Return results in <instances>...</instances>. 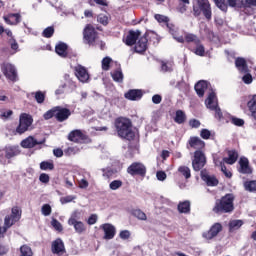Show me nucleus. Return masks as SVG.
Here are the masks:
<instances>
[{"label":"nucleus","instance_id":"2","mask_svg":"<svg viewBox=\"0 0 256 256\" xmlns=\"http://www.w3.org/2000/svg\"><path fill=\"white\" fill-rule=\"evenodd\" d=\"M114 127L120 139L135 141V131H133V122H131V119L118 117L115 119Z\"/></svg>","mask_w":256,"mask_h":256},{"label":"nucleus","instance_id":"35","mask_svg":"<svg viewBox=\"0 0 256 256\" xmlns=\"http://www.w3.org/2000/svg\"><path fill=\"white\" fill-rule=\"evenodd\" d=\"M111 77L116 83H123V71H121V68L114 70L111 73Z\"/></svg>","mask_w":256,"mask_h":256},{"label":"nucleus","instance_id":"5","mask_svg":"<svg viewBox=\"0 0 256 256\" xmlns=\"http://www.w3.org/2000/svg\"><path fill=\"white\" fill-rule=\"evenodd\" d=\"M33 125V117L27 113L20 115L19 124L14 131V135H23L29 131V127Z\"/></svg>","mask_w":256,"mask_h":256},{"label":"nucleus","instance_id":"56","mask_svg":"<svg viewBox=\"0 0 256 256\" xmlns=\"http://www.w3.org/2000/svg\"><path fill=\"white\" fill-rule=\"evenodd\" d=\"M98 23L104 26L109 25V17H107V15L100 14L98 16Z\"/></svg>","mask_w":256,"mask_h":256},{"label":"nucleus","instance_id":"44","mask_svg":"<svg viewBox=\"0 0 256 256\" xmlns=\"http://www.w3.org/2000/svg\"><path fill=\"white\" fill-rule=\"evenodd\" d=\"M32 95H34V99L36 100L37 103H45V92L42 91H37L33 92Z\"/></svg>","mask_w":256,"mask_h":256},{"label":"nucleus","instance_id":"21","mask_svg":"<svg viewBox=\"0 0 256 256\" xmlns=\"http://www.w3.org/2000/svg\"><path fill=\"white\" fill-rule=\"evenodd\" d=\"M124 97L128 101H140V99H143V90L130 89L124 94Z\"/></svg>","mask_w":256,"mask_h":256},{"label":"nucleus","instance_id":"41","mask_svg":"<svg viewBox=\"0 0 256 256\" xmlns=\"http://www.w3.org/2000/svg\"><path fill=\"white\" fill-rule=\"evenodd\" d=\"M55 35V27L49 26L45 28L42 32V37H45V39H51Z\"/></svg>","mask_w":256,"mask_h":256},{"label":"nucleus","instance_id":"3","mask_svg":"<svg viewBox=\"0 0 256 256\" xmlns=\"http://www.w3.org/2000/svg\"><path fill=\"white\" fill-rule=\"evenodd\" d=\"M216 215H231L235 211V194L227 193L215 201L212 209Z\"/></svg>","mask_w":256,"mask_h":256},{"label":"nucleus","instance_id":"46","mask_svg":"<svg viewBox=\"0 0 256 256\" xmlns=\"http://www.w3.org/2000/svg\"><path fill=\"white\" fill-rule=\"evenodd\" d=\"M72 226L74 227L76 233H83L85 231V224L81 221H77L74 224H72Z\"/></svg>","mask_w":256,"mask_h":256},{"label":"nucleus","instance_id":"34","mask_svg":"<svg viewBox=\"0 0 256 256\" xmlns=\"http://www.w3.org/2000/svg\"><path fill=\"white\" fill-rule=\"evenodd\" d=\"M10 215L16 222H19L21 221V215H23V210H21V207L19 206H14L11 209Z\"/></svg>","mask_w":256,"mask_h":256},{"label":"nucleus","instance_id":"28","mask_svg":"<svg viewBox=\"0 0 256 256\" xmlns=\"http://www.w3.org/2000/svg\"><path fill=\"white\" fill-rule=\"evenodd\" d=\"M227 153L228 157H224L223 162L227 165H235L239 159V153H237V150H228Z\"/></svg>","mask_w":256,"mask_h":256},{"label":"nucleus","instance_id":"50","mask_svg":"<svg viewBox=\"0 0 256 256\" xmlns=\"http://www.w3.org/2000/svg\"><path fill=\"white\" fill-rule=\"evenodd\" d=\"M230 229H240L243 227V220H233L229 223Z\"/></svg>","mask_w":256,"mask_h":256},{"label":"nucleus","instance_id":"49","mask_svg":"<svg viewBox=\"0 0 256 256\" xmlns=\"http://www.w3.org/2000/svg\"><path fill=\"white\" fill-rule=\"evenodd\" d=\"M154 19H156L158 23H165L166 26L169 23V17L162 14H155Z\"/></svg>","mask_w":256,"mask_h":256},{"label":"nucleus","instance_id":"63","mask_svg":"<svg viewBox=\"0 0 256 256\" xmlns=\"http://www.w3.org/2000/svg\"><path fill=\"white\" fill-rule=\"evenodd\" d=\"M88 225H95L97 223V214H92L87 220Z\"/></svg>","mask_w":256,"mask_h":256},{"label":"nucleus","instance_id":"8","mask_svg":"<svg viewBox=\"0 0 256 256\" xmlns=\"http://www.w3.org/2000/svg\"><path fill=\"white\" fill-rule=\"evenodd\" d=\"M207 165V156L203 151H194V158L192 159V168L194 171H201Z\"/></svg>","mask_w":256,"mask_h":256},{"label":"nucleus","instance_id":"38","mask_svg":"<svg viewBox=\"0 0 256 256\" xmlns=\"http://www.w3.org/2000/svg\"><path fill=\"white\" fill-rule=\"evenodd\" d=\"M245 191H249V193H255L256 191V180H248L244 182Z\"/></svg>","mask_w":256,"mask_h":256},{"label":"nucleus","instance_id":"19","mask_svg":"<svg viewBox=\"0 0 256 256\" xmlns=\"http://www.w3.org/2000/svg\"><path fill=\"white\" fill-rule=\"evenodd\" d=\"M71 117V110L68 108H63L61 106H56V120L59 123H63V121H67Z\"/></svg>","mask_w":256,"mask_h":256},{"label":"nucleus","instance_id":"42","mask_svg":"<svg viewBox=\"0 0 256 256\" xmlns=\"http://www.w3.org/2000/svg\"><path fill=\"white\" fill-rule=\"evenodd\" d=\"M113 62V59L111 57L106 56L102 59V71H109L111 69V63Z\"/></svg>","mask_w":256,"mask_h":256},{"label":"nucleus","instance_id":"14","mask_svg":"<svg viewBox=\"0 0 256 256\" xmlns=\"http://www.w3.org/2000/svg\"><path fill=\"white\" fill-rule=\"evenodd\" d=\"M17 155H21L19 146H6L0 151V161L1 159H13V157H17Z\"/></svg>","mask_w":256,"mask_h":256},{"label":"nucleus","instance_id":"15","mask_svg":"<svg viewBox=\"0 0 256 256\" xmlns=\"http://www.w3.org/2000/svg\"><path fill=\"white\" fill-rule=\"evenodd\" d=\"M141 37V31L139 30H129L126 37L122 39L123 43L127 45V47H133Z\"/></svg>","mask_w":256,"mask_h":256},{"label":"nucleus","instance_id":"11","mask_svg":"<svg viewBox=\"0 0 256 256\" xmlns=\"http://www.w3.org/2000/svg\"><path fill=\"white\" fill-rule=\"evenodd\" d=\"M67 139L72 143H89V141H91V139H89L87 134L83 133V131L79 129L72 130L68 134Z\"/></svg>","mask_w":256,"mask_h":256},{"label":"nucleus","instance_id":"30","mask_svg":"<svg viewBox=\"0 0 256 256\" xmlns=\"http://www.w3.org/2000/svg\"><path fill=\"white\" fill-rule=\"evenodd\" d=\"M241 7H244V13L253 15V9L251 7H256V0H242Z\"/></svg>","mask_w":256,"mask_h":256},{"label":"nucleus","instance_id":"1","mask_svg":"<svg viewBox=\"0 0 256 256\" xmlns=\"http://www.w3.org/2000/svg\"><path fill=\"white\" fill-rule=\"evenodd\" d=\"M166 27L177 43H187V49H189V51L198 57H205V46L197 35L187 33L185 34V37L179 36V27L170 22L167 23Z\"/></svg>","mask_w":256,"mask_h":256},{"label":"nucleus","instance_id":"29","mask_svg":"<svg viewBox=\"0 0 256 256\" xmlns=\"http://www.w3.org/2000/svg\"><path fill=\"white\" fill-rule=\"evenodd\" d=\"M209 87V83L205 80H200L198 81L195 86L194 89L198 95V97H204L205 95V90Z\"/></svg>","mask_w":256,"mask_h":256},{"label":"nucleus","instance_id":"24","mask_svg":"<svg viewBox=\"0 0 256 256\" xmlns=\"http://www.w3.org/2000/svg\"><path fill=\"white\" fill-rule=\"evenodd\" d=\"M75 75L82 83H87V81H89V73L87 72V69L81 65L75 67Z\"/></svg>","mask_w":256,"mask_h":256},{"label":"nucleus","instance_id":"9","mask_svg":"<svg viewBox=\"0 0 256 256\" xmlns=\"http://www.w3.org/2000/svg\"><path fill=\"white\" fill-rule=\"evenodd\" d=\"M127 173L132 177H145L147 175V167L141 162H134L128 166Z\"/></svg>","mask_w":256,"mask_h":256},{"label":"nucleus","instance_id":"52","mask_svg":"<svg viewBox=\"0 0 256 256\" xmlns=\"http://www.w3.org/2000/svg\"><path fill=\"white\" fill-rule=\"evenodd\" d=\"M53 117H56V107L52 108L51 110H48L44 114V119H46V121H48V119H53Z\"/></svg>","mask_w":256,"mask_h":256},{"label":"nucleus","instance_id":"61","mask_svg":"<svg viewBox=\"0 0 256 256\" xmlns=\"http://www.w3.org/2000/svg\"><path fill=\"white\" fill-rule=\"evenodd\" d=\"M156 177L158 181H165V179H167V174L165 173V171H158L156 173Z\"/></svg>","mask_w":256,"mask_h":256},{"label":"nucleus","instance_id":"31","mask_svg":"<svg viewBox=\"0 0 256 256\" xmlns=\"http://www.w3.org/2000/svg\"><path fill=\"white\" fill-rule=\"evenodd\" d=\"M4 21L7 25H17L18 23H21V14L15 13L10 14L9 17L4 16Z\"/></svg>","mask_w":256,"mask_h":256},{"label":"nucleus","instance_id":"62","mask_svg":"<svg viewBox=\"0 0 256 256\" xmlns=\"http://www.w3.org/2000/svg\"><path fill=\"white\" fill-rule=\"evenodd\" d=\"M39 181H40L41 183H49L50 177L48 176V174L42 173V174H40V176H39Z\"/></svg>","mask_w":256,"mask_h":256},{"label":"nucleus","instance_id":"33","mask_svg":"<svg viewBox=\"0 0 256 256\" xmlns=\"http://www.w3.org/2000/svg\"><path fill=\"white\" fill-rule=\"evenodd\" d=\"M177 209L179 213H184V214L191 213V202L188 200L179 202Z\"/></svg>","mask_w":256,"mask_h":256},{"label":"nucleus","instance_id":"23","mask_svg":"<svg viewBox=\"0 0 256 256\" xmlns=\"http://www.w3.org/2000/svg\"><path fill=\"white\" fill-rule=\"evenodd\" d=\"M101 228L104 231L103 239H106L107 241L113 239L117 233V230L115 229V226H113V224L106 223L103 224Z\"/></svg>","mask_w":256,"mask_h":256},{"label":"nucleus","instance_id":"43","mask_svg":"<svg viewBox=\"0 0 256 256\" xmlns=\"http://www.w3.org/2000/svg\"><path fill=\"white\" fill-rule=\"evenodd\" d=\"M216 7L220 9V11H223L224 13H227V10L229 9V5L225 0H216L215 2Z\"/></svg>","mask_w":256,"mask_h":256},{"label":"nucleus","instance_id":"26","mask_svg":"<svg viewBox=\"0 0 256 256\" xmlns=\"http://www.w3.org/2000/svg\"><path fill=\"white\" fill-rule=\"evenodd\" d=\"M69 46L64 42H59L55 46V53L59 55V57H62L63 59H67L69 57L68 52Z\"/></svg>","mask_w":256,"mask_h":256},{"label":"nucleus","instance_id":"10","mask_svg":"<svg viewBox=\"0 0 256 256\" xmlns=\"http://www.w3.org/2000/svg\"><path fill=\"white\" fill-rule=\"evenodd\" d=\"M149 33H145L143 36H139L138 40L134 44V51L139 55H144L145 51L149 48Z\"/></svg>","mask_w":256,"mask_h":256},{"label":"nucleus","instance_id":"32","mask_svg":"<svg viewBox=\"0 0 256 256\" xmlns=\"http://www.w3.org/2000/svg\"><path fill=\"white\" fill-rule=\"evenodd\" d=\"M187 121V114L183 110H177L174 117V123L177 125H183Z\"/></svg>","mask_w":256,"mask_h":256},{"label":"nucleus","instance_id":"64","mask_svg":"<svg viewBox=\"0 0 256 256\" xmlns=\"http://www.w3.org/2000/svg\"><path fill=\"white\" fill-rule=\"evenodd\" d=\"M75 199L74 196H66V197H62L60 199V202L62 203V205H65L66 203H71V201H73Z\"/></svg>","mask_w":256,"mask_h":256},{"label":"nucleus","instance_id":"45","mask_svg":"<svg viewBox=\"0 0 256 256\" xmlns=\"http://www.w3.org/2000/svg\"><path fill=\"white\" fill-rule=\"evenodd\" d=\"M79 151H81V149H79V147L75 146V147H68L64 150V153L67 157H71V155H77V153H79Z\"/></svg>","mask_w":256,"mask_h":256},{"label":"nucleus","instance_id":"48","mask_svg":"<svg viewBox=\"0 0 256 256\" xmlns=\"http://www.w3.org/2000/svg\"><path fill=\"white\" fill-rule=\"evenodd\" d=\"M109 187L112 191H117V189H120V187H123V181L121 180H113L110 184Z\"/></svg>","mask_w":256,"mask_h":256},{"label":"nucleus","instance_id":"51","mask_svg":"<svg viewBox=\"0 0 256 256\" xmlns=\"http://www.w3.org/2000/svg\"><path fill=\"white\" fill-rule=\"evenodd\" d=\"M42 211V215H44V217H49V215H51V205L49 204H44L41 208Z\"/></svg>","mask_w":256,"mask_h":256},{"label":"nucleus","instance_id":"53","mask_svg":"<svg viewBox=\"0 0 256 256\" xmlns=\"http://www.w3.org/2000/svg\"><path fill=\"white\" fill-rule=\"evenodd\" d=\"M77 219H79V212L74 211L71 215V217L68 219V225H73L77 223Z\"/></svg>","mask_w":256,"mask_h":256},{"label":"nucleus","instance_id":"27","mask_svg":"<svg viewBox=\"0 0 256 256\" xmlns=\"http://www.w3.org/2000/svg\"><path fill=\"white\" fill-rule=\"evenodd\" d=\"M235 67L238 69L239 73H249V66L247 65V60L243 57H237L235 59Z\"/></svg>","mask_w":256,"mask_h":256},{"label":"nucleus","instance_id":"36","mask_svg":"<svg viewBox=\"0 0 256 256\" xmlns=\"http://www.w3.org/2000/svg\"><path fill=\"white\" fill-rule=\"evenodd\" d=\"M40 169L41 171H53V169H55V164L53 163V160L42 161L40 163Z\"/></svg>","mask_w":256,"mask_h":256},{"label":"nucleus","instance_id":"17","mask_svg":"<svg viewBox=\"0 0 256 256\" xmlns=\"http://www.w3.org/2000/svg\"><path fill=\"white\" fill-rule=\"evenodd\" d=\"M200 177L208 187H217L219 185L217 177L215 175H209L206 169L201 170Z\"/></svg>","mask_w":256,"mask_h":256},{"label":"nucleus","instance_id":"20","mask_svg":"<svg viewBox=\"0 0 256 256\" xmlns=\"http://www.w3.org/2000/svg\"><path fill=\"white\" fill-rule=\"evenodd\" d=\"M43 143H45V139L42 141H37L35 137L29 136L22 140L20 145L23 147V149H33V147H36V145H43Z\"/></svg>","mask_w":256,"mask_h":256},{"label":"nucleus","instance_id":"39","mask_svg":"<svg viewBox=\"0 0 256 256\" xmlns=\"http://www.w3.org/2000/svg\"><path fill=\"white\" fill-rule=\"evenodd\" d=\"M178 173L181 174L185 179H191V168L188 166H180Z\"/></svg>","mask_w":256,"mask_h":256},{"label":"nucleus","instance_id":"12","mask_svg":"<svg viewBox=\"0 0 256 256\" xmlns=\"http://www.w3.org/2000/svg\"><path fill=\"white\" fill-rule=\"evenodd\" d=\"M186 148L194 151H205V141L198 136H191L187 141Z\"/></svg>","mask_w":256,"mask_h":256},{"label":"nucleus","instance_id":"59","mask_svg":"<svg viewBox=\"0 0 256 256\" xmlns=\"http://www.w3.org/2000/svg\"><path fill=\"white\" fill-rule=\"evenodd\" d=\"M13 115L12 110H0V117L2 119H9Z\"/></svg>","mask_w":256,"mask_h":256},{"label":"nucleus","instance_id":"6","mask_svg":"<svg viewBox=\"0 0 256 256\" xmlns=\"http://www.w3.org/2000/svg\"><path fill=\"white\" fill-rule=\"evenodd\" d=\"M206 106L207 109H210V111H215V118L218 119V121H223V112L219 107V103L217 102V94H215V92H211L208 95Z\"/></svg>","mask_w":256,"mask_h":256},{"label":"nucleus","instance_id":"37","mask_svg":"<svg viewBox=\"0 0 256 256\" xmlns=\"http://www.w3.org/2000/svg\"><path fill=\"white\" fill-rule=\"evenodd\" d=\"M15 223L17 222L15 221V219L12 218L11 215H6L4 218V231H8V229H11V227H13Z\"/></svg>","mask_w":256,"mask_h":256},{"label":"nucleus","instance_id":"55","mask_svg":"<svg viewBox=\"0 0 256 256\" xmlns=\"http://www.w3.org/2000/svg\"><path fill=\"white\" fill-rule=\"evenodd\" d=\"M200 137L201 139H205V140L211 139V131H209V129L203 128L200 131Z\"/></svg>","mask_w":256,"mask_h":256},{"label":"nucleus","instance_id":"18","mask_svg":"<svg viewBox=\"0 0 256 256\" xmlns=\"http://www.w3.org/2000/svg\"><path fill=\"white\" fill-rule=\"evenodd\" d=\"M51 252L53 253V255H58V256H61V255H64V253H67V251L65 250V243L61 238H57L52 242Z\"/></svg>","mask_w":256,"mask_h":256},{"label":"nucleus","instance_id":"4","mask_svg":"<svg viewBox=\"0 0 256 256\" xmlns=\"http://www.w3.org/2000/svg\"><path fill=\"white\" fill-rule=\"evenodd\" d=\"M214 3L217 0H213ZM194 17H199L201 13L204 15L205 19L211 21L213 17V11L211 10V3L209 0H196V6H193Z\"/></svg>","mask_w":256,"mask_h":256},{"label":"nucleus","instance_id":"60","mask_svg":"<svg viewBox=\"0 0 256 256\" xmlns=\"http://www.w3.org/2000/svg\"><path fill=\"white\" fill-rule=\"evenodd\" d=\"M120 239L127 240L129 237H131V232L129 230H122L119 234Z\"/></svg>","mask_w":256,"mask_h":256},{"label":"nucleus","instance_id":"22","mask_svg":"<svg viewBox=\"0 0 256 256\" xmlns=\"http://www.w3.org/2000/svg\"><path fill=\"white\" fill-rule=\"evenodd\" d=\"M246 107L249 117H251L253 121H256V94L249 97Z\"/></svg>","mask_w":256,"mask_h":256},{"label":"nucleus","instance_id":"13","mask_svg":"<svg viewBox=\"0 0 256 256\" xmlns=\"http://www.w3.org/2000/svg\"><path fill=\"white\" fill-rule=\"evenodd\" d=\"M99 33L96 32L95 27L91 24H87L83 31V37L87 41L88 45H94L97 41Z\"/></svg>","mask_w":256,"mask_h":256},{"label":"nucleus","instance_id":"16","mask_svg":"<svg viewBox=\"0 0 256 256\" xmlns=\"http://www.w3.org/2000/svg\"><path fill=\"white\" fill-rule=\"evenodd\" d=\"M221 231H223V225H221L219 222H216L210 227L208 231L203 233L202 237L207 240L215 239V237H217Z\"/></svg>","mask_w":256,"mask_h":256},{"label":"nucleus","instance_id":"54","mask_svg":"<svg viewBox=\"0 0 256 256\" xmlns=\"http://www.w3.org/2000/svg\"><path fill=\"white\" fill-rule=\"evenodd\" d=\"M51 225L52 227L55 228L56 231H59V232L63 231V225H61V222H59V220L52 219Z\"/></svg>","mask_w":256,"mask_h":256},{"label":"nucleus","instance_id":"58","mask_svg":"<svg viewBox=\"0 0 256 256\" xmlns=\"http://www.w3.org/2000/svg\"><path fill=\"white\" fill-rule=\"evenodd\" d=\"M189 126L192 129H199V127H201V121H199L197 119H191V120H189Z\"/></svg>","mask_w":256,"mask_h":256},{"label":"nucleus","instance_id":"25","mask_svg":"<svg viewBox=\"0 0 256 256\" xmlns=\"http://www.w3.org/2000/svg\"><path fill=\"white\" fill-rule=\"evenodd\" d=\"M239 173H242V175H251L253 173V170L251 169V166H249V159L243 157L239 160Z\"/></svg>","mask_w":256,"mask_h":256},{"label":"nucleus","instance_id":"40","mask_svg":"<svg viewBox=\"0 0 256 256\" xmlns=\"http://www.w3.org/2000/svg\"><path fill=\"white\" fill-rule=\"evenodd\" d=\"M133 217H136V219H139L140 221H147V214L143 212L141 209H135L132 211Z\"/></svg>","mask_w":256,"mask_h":256},{"label":"nucleus","instance_id":"7","mask_svg":"<svg viewBox=\"0 0 256 256\" xmlns=\"http://www.w3.org/2000/svg\"><path fill=\"white\" fill-rule=\"evenodd\" d=\"M1 71L4 75V77H6V79H8V81H12V83L17 82V80H18L17 68H15L13 66V64H11L9 62L2 63Z\"/></svg>","mask_w":256,"mask_h":256},{"label":"nucleus","instance_id":"57","mask_svg":"<svg viewBox=\"0 0 256 256\" xmlns=\"http://www.w3.org/2000/svg\"><path fill=\"white\" fill-rule=\"evenodd\" d=\"M242 81L246 84V85H251V83H253V76L251 74H249V72L245 73V75L242 77Z\"/></svg>","mask_w":256,"mask_h":256},{"label":"nucleus","instance_id":"47","mask_svg":"<svg viewBox=\"0 0 256 256\" xmlns=\"http://www.w3.org/2000/svg\"><path fill=\"white\" fill-rule=\"evenodd\" d=\"M230 122L232 123V125H235L236 127H243L245 125V120L234 116L230 117Z\"/></svg>","mask_w":256,"mask_h":256}]
</instances>
